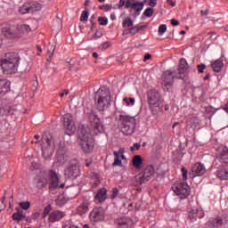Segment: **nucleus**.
<instances>
[{
  "mask_svg": "<svg viewBox=\"0 0 228 228\" xmlns=\"http://www.w3.org/2000/svg\"><path fill=\"white\" fill-rule=\"evenodd\" d=\"M221 163H228V150L227 148L223 149L220 154Z\"/></svg>",
  "mask_w": 228,
  "mask_h": 228,
  "instance_id": "nucleus-32",
  "label": "nucleus"
},
{
  "mask_svg": "<svg viewBox=\"0 0 228 228\" xmlns=\"http://www.w3.org/2000/svg\"><path fill=\"white\" fill-rule=\"evenodd\" d=\"M172 190L179 199H188V197H190V193H191L190 185L184 182L175 183L172 186Z\"/></svg>",
  "mask_w": 228,
  "mask_h": 228,
  "instance_id": "nucleus-9",
  "label": "nucleus"
},
{
  "mask_svg": "<svg viewBox=\"0 0 228 228\" xmlns=\"http://www.w3.org/2000/svg\"><path fill=\"white\" fill-rule=\"evenodd\" d=\"M69 161V154H67V146L64 142L59 143V149L57 151V163L58 165H65Z\"/></svg>",
  "mask_w": 228,
  "mask_h": 228,
  "instance_id": "nucleus-13",
  "label": "nucleus"
},
{
  "mask_svg": "<svg viewBox=\"0 0 228 228\" xmlns=\"http://www.w3.org/2000/svg\"><path fill=\"white\" fill-rule=\"evenodd\" d=\"M211 66L214 72H220V70H222V68L224 67V60L222 58L217 59L211 64Z\"/></svg>",
  "mask_w": 228,
  "mask_h": 228,
  "instance_id": "nucleus-25",
  "label": "nucleus"
},
{
  "mask_svg": "<svg viewBox=\"0 0 228 228\" xmlns=\"http://www.w3.org/2000/svg\"><path fill=\"white\" fill-rule=\"evenodd\" d=\"M143 15L145 17H152V15H154V9L152 7H148L144 12H143Z\"/></svg>",
  "mask_w": 228,
  "mask_h": 228,
  "instance_id": "nucleus-37",
  "label": "nucleus"
},
{
  "mask_svg": "<svg viewBox=\"0 0 228 228\" xmlns=\"http://www.w3.org/2000/svg\"><path fill=\"white\" fill-rule=\"evenodd\" d=\"M168 4H170V6H175V2L174 0H167Z\"/></svg>",
  "mask_w": 228,
  "mask_h": 228,
  "instance_id": "nucleus-58",
  "label": "nucleus"
},
{
  "mask_svg": "<svg viewBox=\"0 0 228 228\" xmlns=\"http://www.w3.org/2000/svg\"><path fill=\"white\" fill-rule=\"evenodd\" d=\"M181 172H182L183 181H187L188 180V170L186 169V167H182Z\"/></svg>",
  "mask_w": 228,
  "mask_h": 228,
  "instance_id": "nucleus-43",
  "label": "nucleus"
},
{
  "mask_svg": "<svg viewBox=\"0 0 228 228\" xmlns=\"http://www.w3.org/2000/svg\"><path fill=\"white\" fill-rule=\"evenodd\" d=\"M151 58H152L151 53H146L143 58V61H147L148 60H151Z\"/></svg>",
  "mask_w": 228,
  "mask_h": 228,
  "instance_id": "nucleus-55",
  "label": "nucleus"
},
{
  "mask_svg": "<svg viewBox=\"0 0 228 228\" xmlns=\"http://www.w3.org/2000/svg\"><path fill=\"white\" fill-rule=\"evenodd\" d=\"M135 28H136V29H138V31H140L141 29H145V28H147V27H146V25H142V26H137Z\"/></svg>",
  "mask_w": 228,
  "mask_h": 228,
  "instance_id": "nucleus-60",
  "label": "nucleus"
},
{
  "mask_svg": "<svg viewBox=\"0 0 228 228\" xmlns=\"http://www.w3.org/2000/svg\"><path fill=\"white\" fill-rule=\"evenodd\" d=\"M63 120L64 129H66V133L69 134V136H71V134H74L76 133V126L74 125V118L72 117V114H65L63 117Z\"/></svg>",
  "mask_w": 228,
  "mask_h": 228,
  "instance_id": "nucleus-12",
  "label": "nucleus"
},
{
  "mask_svg": "<svg viewBox=\"0 0 228 228\" xmlns=\"http://www.w3.org/2000/svg\"><path fill=\"white\" fill-rule=\"evenodd\" d=\"M216 176L219 177V179H228V166H222L220 167L216 171Z\"/></svg>",
  "mask_w": 228,
  "mask_h": 228,
  "instance_id": "nucleus-23",
  "label": "nucleus"
},
{
  "mask_svg": "<svg viewBox=\"0 0 228 228\" xmlns=\"http://www.w3.org/2000/svg\"><path fill=\"white\" fill-rule=\"evenodd\" d=\"M19 54L15 53H8L1 61V67L4 74H15L19 67Z\"/></svg>",
  "mask_w": 228,
  "mask_h": 228,
  "instance_id": "nucleus-3",
  "label": "nucleus"
},
{
  "mask_svg": "<svg viewBox=\"0 0 228 228\" xmlns=\"http://www.w3.org/2000/svg\"><path fill=\"white\" fill-rule=\"evenodd\" d=\"M92 165V160H90V159H86V167H90Z\"/></svg>",
  "mask_w": 228,
  "mask_h": 228,
  "instance_id": "nucleus-61",
  "label": "nucleus"
},
{
  "mask_svg": "<svg viewBox=\"0 0 228 228\" xmlns=\"http://www.w3.org/2000/svg\"><path fill=\"white\" fill-rule=\"evenodd\" d=\"M99 8L100 10H103V12H110V10H111V6L110 4L100 5Z\"/></svg>",
  "mask_w": 228,
  "mask_h": 228,
  "instance_id": "nucleus-45",
  "label": "nucleus"
},
{
  "mask_svg": "<svg viewBox=\"0 0 228 228\" xmlns=\"http://www.w3.org/2000/svg\"><path fill=\"white\" fill-rule=\"evenodd\" d=\"M188 62L185 59H181L178 65L177 72L175 74V79H184L188 76Z\"/></svg>",
  "mask_w": 228,
  "mask_h": 228,
  "instance_id": "nucleus-15",
  "label": "nucleus"
},
{
  "mask_svg": "<svg viewBox=\"0 0 228 228\" xmlns=\"http://www.w3.org/2000/svg\"><path fill=\"white\" fill-rule=\"evenodd\" d=\"M224 111H226V113H228V102H227V103L224 105Z\"/></svg>",
  "mask_w": 228,
  "mask_h": 228,
  "instance_id": "nucleus-64",
  "label": "nucleus"
},
{
  "mask_svg": "<svg viewBox=\"0 0 228 228\" xmlns=\"http://www.w3.org/2000/svg\"><path fill=\"white\" fill-rule=\"evenodd\" d=\"M156 173L153 166H147L143 171L135 176V184L142 186V184L148 183L152 179V175Z\"/></svg>",
  "mask_w": 228,
  "mask_h": 228,
  "instance_id": "nucleus-8",
  "label": "nucleus"
},
{
  "mask_svg": "<svg viewBox=\"0 0 228 228\" xmlns=\"http://www.w3.org/2000/svg\"><path fill=\"white\" fill-rule=\"evenodd\" d=\"M109 47H111V43L105 42L102 45V50L106 51V49H109Z\"/></svg>",
  "mask_w": 228,
  "mask_h": 228,
  "instance_id": "nucleus-48",
  "label": "nucleus"
},
{
  "mask_svg": "<svg viewBox=\"0 0 228 228\" xmlns=\"http://www.w3.org/2000/svg\"><path fill=\"white\" fill-rule=\"evenodd\" d=\"M129 33L130 35H136V33H138V28H136V27H133L129 28Z\"/></svg>",
  "mask_w": 228,
  "mask_h": 228,
  "instance_id": "nucleus-50",
  "label": "nucleus"
},
{
  "mask_svg": "<svg viewBox=\"0 0 228 228\" xmlns=\"http://www.w3.org/2000/svg\"><path fill=\"white\" fill-rule=\"evenodd\" d=\"M94 101H97L96 108L98 111H106L111 106V93H110V88L106 86L100 87L95 93Z\"/></svg>",
  "mask_w": 228,
  "mask_h": 228,
  "instance_id": "nucleus-2",
  "label": "nucleus"
},
{
  "mask_svg": "<svg viewBox=\"0 0 228 228\" xmlns=\"http://www.w3.org/2000/svg\"><path fill=\"white\" fill-rule=\"evenodd\" d=\"M200 13H201L202 16L208 15L209 14V10L201 11Z\"/></svg>",
  "mask_w": 228,
  "mask_h": 228,
  "instance_id": "nucleus-59",
  "label": "nucleus"
},
{
  "mask_svg": "<svg viewBox=\"0 0 228 228\" xmlns=\"http://www.w3.org/2000/svg\"><path fill=\"white\" fill-rule=\"evenodd\" d=\"M102 37V31L101 30H96L95 33L93 35V38L97 39L101 38Z\"/></svg>",
  "mask_w": 228,
  "mask_h": 228,
  "instance_id": "nucleus-46",
  "label": "nucleus"
},
{
  "mask_svg": "<svg viewBox=\"0 0 228 228\" xmlns=\"http://www.w3.org/2000/svg\"><path fill=\"white\" fill-rule=\"evenodd\" d=\"M172 26H179V21L175 19L171 20Z\"/></svg>",
  "mask_w": 228,
  "mask_h": 228,
  "instance_id": "nucleus-54",
  "label": "nucleus"
},
{
  "mask_svg": "<svg viewBox=\"0 0 228 228\" xmlns=\"http://www.w3.org/2000/svg\"><path fill=\"white\" fill-rule=\"evenodd\" d=\"M20 207L21 208V209L28 211V209H29V208H31V203L29 201L20 202Z\"/></svg>",
  "mask_w": 228,
  "mask_h": 228,
  "instance_id": "nucleus-39",
  "label": "nucleus"
},
{
  "mask_svg": "<svg viewBox=\"0 0 228 228\" xmlns=\"http://www.w3.org/2000/svg\"><path fill=\"white\" fill-rule=\"evenodd\" d=\"M110 19L111 20H117V16L115 15V13L110 14Z\"/></svg>",
  "mask_w": 228,
  "mask_h": 228,
  "instance_id": "nucleus-63",
  "label": "nucleus"
},
{
  "mask_svg": "<svg viewBox=\"0 0 228 228\" xmlns=\"http://www.w3.org/2000/svg\"><path fill=\"white\" fill-rule=\"evenodd\" d=\"M33 9L29 6V4H25L21 7H20L19 12L21 15H25V13H29Z\"/></svg>",
  "mask_w": 228,
  "mask_h": 228,
  "instance_id": "nucleus-33",
  "label": "nucleus"
},
{
  "mask_svg": "<svg viewBox=\"0 0 228 228\" xmlns=\"http://www.w3.org/2000/svg\"><path fill=\"white\" fill-rule=\"evenodd\" d=\"M114 156H115V159H114L113 165L120 167L122 165V160H120V159L118 158V151H114Z\"/></svg>",
  "mask_w": 228,
  "mask_h": 228,
  "instance_id": "nucleus-36",
  "label": "nucleus"
},
{
  "mask_svg": "<svg viewBox=\"0 0 228 228\" xmlns=\"http://www.w3.org/2000/svg\"><path fill=\"white\" fill-rule=\"evenodd\" d=\"M10 82L8 79H0V95H4V94H8L10 92Z\"/></svg>",
  "mask_w": 228,
  "mask_h": 228,
  "instance_id": "nucleus-21",
  "label": "nucleus"
},
{
  "mask_svg": "<svg viewBox=\"0 0 228 228\" xmlns=\"http://www.w3.org/2000/svg\"><path fill=\"white\" fill-rule=\"evenodd\" d=\"M31 31L29 25L22 24L18 25L15 29L10 28L6 35L9 38H20L22 35H28Z\"/></svg>",
  "mask_w": 228,
  "mask_h": 228,
  "instance_id": "nucleus-10",
  "label": "nucleus"
},
{
  "mask_svg": "<svg viewBox=\"0 0 228 228\" xmlns=\"http://www.w3.org/2000/svg\"><path fill=\"white\" fill-rule=\"evenodd\" d=\"M65 95H69L68 89H65L62 93L60 94V97H65Z\"/></svg>",
  "mask_w": 228,
  "mask_h": 228,
  "instance_id": "nucleus-56",
  "label": "nucleus"
},
{
  "mask_svg": "<svg viewBox=\"0 0 228 228\" xmlns=\"http://www.w3.org/2000/svg\"><path fill=\"white\" fill-rule=\"evenodd\" d=\"M105 215L104 208H95L91 211L89 218L91 222H103Z\"/></svg>",
  "mask_w": 228,
  "mask_h": 228,
  "instance_id": "nucleus-16",
  "label": "nucleus"
},
{
  "mask_svg": "<svg viewBox=\"0 0 228 228\" xmlns=\"http://www.w3.org/2000/svg\"><path fill=\"white\" fill-rule=\"evenodd\" d=\"M42 146L43 156L45 159L53 157V152H54V141H53V135H43L42 137Z\"/></svg>",
  "mask_w": 228,
  "mask_h": 228,
  "instance_id": "nucleus-7",
  "label": "nucleus"
},
{
  "mask_svg": "<svg viewBox=\"0 0 228 228\" xmlns=\"http://www.w3.org/2000/svg\"><path fill=\"white\" fill-rule=\"evenodd\" d=\"M142 165H143V160L142 159V156L140 155L134 156L133 159V166L135 168L140 169L142 168Z\"/></svg>",
  "mask_w": 228,
  "mask_h": 228,
  "instance_id": "nucleus-28",
  "label": "nucleus"
},
{
  "mask_svg": "<svg viewBox=\"0 0 228 228\" xmlns=\"http://www.w3.org/2000/svg\"><path fill=\"white\" fill-rule=\"evenodd\" d=\"M204 216V212L201 209L192 208L189 211L190 220H197L198 218H202Z\"/></svg>",
  "mask_w": 228,
  "mask_h": 228,
  "instance_id": "nucleus-22",
  "label": "nucleus"
},
{
  "mask_svg": "<svg viewBox=\"0 0 228 228\" xmlns=\"http://www.w3.org/2000/svg\"><path fill=\"white\" fill-rule=\"evenodd\" d=\"M147 102L152 115H158L157 108H161L164 100L161 98V94H159V93L151 90L147 93Z\"/></svg>",
  "mask_w": 228,
  "mask_h": 228,
  "instance_id": "nucleus-5",
  "label": "nucleus"
},
{
  "mask_svg": "<svg viewBox=\"0 0 228 228\" xmlns=\"http://www.w3.org/2000/svg\"><path fill=\"white\" fill-rule=\"evenodd\" d=\"M204 174H206V167L200 162H198L191 167V172L189 173V176L191 179H194V177L202 176Z\"/></svg>",
  "mask_w": 228,
  "mask_h": 228,
  "instance_id": "nucleus-18",
  "label": "nucleus"
},
{
  "mask_svg": "<svg viewBox=\"0 0 228 228\" xmlns=\"http://www.w3.org/2000/svg\"><path fill=\"white\" fill-rule=\"evenodd\" d=\"M118 189L114 188V189L112 190V195H111V197H112V199H116V197H118Z\"/></svg>",
  "mask_w": 228,
  "mask_h": 228,
  "instance_id": "nucleus-52",
  "label": "nucleus"
},
{
  "mask_svg": "<svg viewBox=\"0 0 228 228\" xmlns=\"http://www.w3.org/2000/svg\"><path fill=\"white\" fill-rule=\"evenodd\" d=\"M77 213L80 216H83V215H86V213H88V203L83 202L80 206H78L77 208Z\"/></svg>",
  "mask_w": 228,
  "mask_h": 228,
  "instance_id": "nucleus-27",
  "label": "nucleus"
},
{
  "mask_svg": "<svg viewBox=\"0 0 228 228\" xmlns=\"http://www.w3.org/2000/svg\"><path fill=\"white\" fill-rule=\"evenodd\" d=\"M80 174L81 169L79 168V163L77 161L72 162L64 171V175L68 179H76L79 177Z\"/></svg>",
  "mask_w": 228,
  "mask_h": 228,
  "instance_id": "nucleus-11",
  "label": "nucleus"
},
{
  "mask_svg": "<svg viewBox=\"0 0 228 228\" xmlns=\"http://www.w3.org/2000/svg\"><path fill=\"white\" fill-rule=\"evenodd\" d=\"M98 22L100 26H108V18L100 16L98 18Z\"/></svg>",
  "mask_w": 228,
  "mask_h": 228,
  "instance_id": "nucleus-40",
  "label": "nucleus"
},
{
  "mask_svg": "<svg viewBox=\"0 0 228 228\" xmlns=\"http://www.w3.org/2000/svg\"><path fill=\"white\" fill-rule=\"evenodd\" d=\"M36 181H37V188H39L40 190L47 186V178L45 177H41V178L37 177Z\"/></svg>",
  "mask_w": 228,
  "mask_h": 228,
  "instance_id": "nucleus-30",
  "label": "nucleus"
},
{
  "mask_svg": "<svg viewBox=\"0 0 228 228\" xmlns=\"http://www.w3.org/2000/svg\"><path fill=\"white\" fill-rule=\"evenodd\" d=\"M209 225L212 228L222 227V225H224V221L222 220V217H216V219L210 221Z\"/></svg>",
  "mask_w": 228,
  "mask_h": 228,
  "instance_id": "nucleus-31",
  "label": "nucleus"
},
{
  "mask_svg": "<svg viewBox=\"0 0 228 228\" xmlns=\"http://www.w3.org/2000/svg\"><path fill=\"white\" fill-rule=\"evenodd\" d=\"M134 24V21L131 18L127 17L125 20H123L122 26L123 28H131Z\"/></svg>",
  "mask_w": 228,
  "mask_h": 228,
  "instance_id": "nucleus-35",
  "label": "nucleus"
},
{
  "mask_svg": "<svg viewBox=\"0 0 228 228\" xmlns=\"http://www.w3.org/2000/svg\"><path fill=\"white\" fill-rule=\"evenodd\" d=\"M123 102H125L126 106H134V98L125 97Z\"/></svg>",
  "mask_w": 228,
  "mask_h": 228,
  "instance_id": "nucleus-38",
  "label": "nucleus"
},
{
  "mask_svg": "<svg viewBox=\"0 0 228 228\" xmlns=\"http://www.w3.org/2000/svg\"><path fill=\"white\" fill-rule=\"evenodd\" d=\"M158 4V0H150V6H156Z\"/></svg>",
  "mask_w": 228,
  "mask_h": 228,
  "instance_id": "nucleus-57",
  "label": "nucleus"
},
{
  "mask_svg": "<svg viewBox=\"0 0 228 228\" xmlns=\"http://www.w3.org/2000/svg\"><path fill=\"white\" fill-rule=\"evenodd\" d=\"M6 200V196H4L2 199V202L0 204V211H3L4 208H6V204H4V200Z\"/></svg>",
  "mask_w": 228,
  "mask_h": 228,
  "instance_id": "nucleus-49",
  "label": "nucleus"
},
{
  "mask_svg": "<svg viewBox=\"0 0 228 228\" xmlns=\"http://www.w3.org/2000/svg\"><path fill=\"white\" fill-rule=\"evenodd\" d=\"M140 147H142V145L140 143L134 142V147L131 148V151H134V149H135V151H140Z\"/></svg>",
  "mask_w": 228,
  "mask_h": 228,
  "instance_id": "nucleus-51",
  "label": "nucleus"
},
{
  "mask_svg": "<svg viewBox=\"0 0 228 228\" xmlns=\"http://www.w3.org/2000/svg\"><path fill=\"white\" fill-rule=\"evenodd\" d=\"M88 120L92 127H94V129H95L99 133H102V131H104V128L102 127V123H101V118H99V117H97L95 113L94 112L89 113Z\"/></svg>",
  "mask_w": 228,
  "mask_h": 228,
  "instance_id": "nucleus-17",
  "label": "nucleus"
},
{
  "mask_svg": "<svg viewBox=\"0 0 228 228\" xmlns=\"http://www.w3.org/2000/svg\"><path fill=\"white\" fill-rule=\"evenodd\" d=\"M50 189L53 190H53H56V188H58L60 184V177H58V174H56V171H50Z\"/></svg>",
  "mask_w": 228,
  "mask_h": 228,
  "instance_id": "nucleus-19",
  "label": "nucleus"
},
{
  "mask_svg": "<svg viewBox=\"0 0 228 228\" xmlns=\"http://www.w3.org/2000/svg\"><path fill=\"white\" fill-rule=\"evenodd\" d=\"M115 224L118 228H129V219H127V217L118 218Z\"/></svg>",
  "mask_w": 228,
  "mask_h": 228,
  "instance_id": "nucleus-24",
  "label": "nucleus"
},
{
  "mask_svg": "<svg viewBox=\"0 0 228 228\" xmlns=\"http://www.w3.org/2000/svg\"><path fill=\"white\" fill-rule=\"evenodd\" d=\"M65 216V213L57 210L54 212H52L49 216V222H51V224H54V222H60V220H61V218H63Z\"/></svg>",
  "mask_w": 228,
  "mask_h": 228,
  "instance_id": "nucleus-20",
  "label": "nucleus"
},
{
  "mask_svg": "<svg viewBox=\"0 0 228 228\" xmlns=\"http://www.w3.org/2000/svg\"><path fill=\"white\" fill-rule=\"evenodd\" d=\"M77 133L82 151L86 153L92 152L94 151V138L90 127L87 125H80Z\"/></svg>",
  "mask_w": 228,
  "mask_h": 228,
  "instance_id": "nucleus-1",
  "label": "nucleus"
},
{
  "mask_svg": "<svg viewBox=\"0 0 228 228\" xmlns=\"http://www.w3.org/2000/svg\"><path fill=\"white\" fill-rule=\"evenodd\" d=\"M174 79H175V75H174V72L171 70H167L163 73L161 77V85L164 86V88H172V86L174 85Z\"/></svg>",
  "mask_w": 228,
  "mask_h": 228,
  "instance_id": "nucleus-14",
  "label": "nucleus"
},
{
  "mask_svg": "<svg viewBox=\"0 0 228 228\" xmlns=\"http://www.w3.org/2000/svg\"><path fill=\"white\" fill-rule=\"evenodd\" d=\"M40 217V213L36 212L32 215V219L35 220V222H37V220H38V218Z\"/></svg>",
  "mask_w": 228,
  "mask_h": 228,
  "instance_id": "nucleus-53",
  "label": "nucleus"
},
{
  "mask_svg": "<svg viewBox=\"0 0 228 228\" xmlns=\"http://www.w3.org/2000/svg\"><path fill=\"white\" fill-rule=\"evenodd\" d=\"M121 133L126 136H129L134 133L136 127V118L129 115H119Z\"/></svg>",
  "mask_w": 228,
  "mask_h": 228,
  "instance_id": "nucleus-4",
  "label": "nucleus"
},
{
  "mask_svg": "<svg viewBox=\"0 0 228 228\" xmlns=\"http://www.w3.org/2000/svg\"><path fill=\"white\" fill-rule=\"evenodd\" d=\"M24 218H26V216H24L23 214H20V213L12 214V220H14L15 222H18V224L22 222Z\"/></svg>",
  "mask_w": 228,
  "mask_h": 228,
  "instance_id": "nucleus-34",
  "label": "nucleus"
},
{
  "mask_svg": "<svg viewBox=\"0 0 228 228\" xmlns=\"http://www.w3.org/2000/svg\"><path fill=\"white\" fill-rule=\"evenodd\" d=\"M81 22H86L88 20V11H83L80 16Z\"/></svg>",
  "mask_w": 228,
  "mask_h": 228,
  "instance_id": "nucleus-41",
  "label": "nucleus"
},
{
  "mask_svg": "<svg viewBox=\"0 0 228 228\" xmlns=\"http://www.w3.org/2000/svg\"><path fill=\"white\" fill-rule=\"evenodd\" d=\"M197 67H198V71L200 72V74H202V72H204V70H206V64H199Z\"/></svg>",
  "mask_w": 228,
  "mask_h": 228,
  "instance_id": "nucleus-47",
  "label": "nucleus"
},
{
  "mask_svg": "<svg viewBox=\"0 0 228 228\" xmlns=\"http://www.w3.org/2000/svg\"><path fill=\"white\" fill-rule=\"evenodd\" d=\"M37 49L38 51L37 55L40 56V53H42V47H40V45H37Z\"/></svg>",
  "mask_w": 228,
  "mask_h": 228,
  "instance_id": "nucleus-62",
  "label": "nucleus"
},
{
  "mask_svg": "<svg viewBox=\"0 0 228 228\" xmlns=\"http://www.w3.org/2000/svg\"><path fill=\"white\" fill-rule=\"evenodd\" d=\"M147 0H119L118 8H125L130 12H135V15H140L145 6Z\"/></svg>",
  "mask_w": 228,
  "mask_h": 228,
  "instance_id": "nucleus-6",
  "label": "nucleus"
},
{
  "mask_svg": "<svg viewBox=\"0 0 228 228\" xmlns=\"http://www.w3.org/2000/svg\"><path fill=\"white\" fill-rule=\"evenodd\" d=\"M51 209H53V208L51 207V205H48L45 208L44 211H43V216H47V215H49L51 213Z\"/></svg>",
  "mask_w": 228,
  "mask_h": 228,
  "instance_id": "nucleus-44",
  "label": "nucleus"
},
{
  "mask_svg": "<svg viewBox=\"0 0 228 228\" xmlns=\"http://www.w3.org/2000/svg\"><path fill=\"white\" fill-rule=\"evenodd\" d=\"M107 193L108 191L106 189H101L95 196L96 200H98V202H104V200H106Z\"/></svg>",
  "mask_w": 228,
  "mask_h": 228,
  "instance_id": "nucleus-26",
  "label": "nucleus"
},
{
  "mask_svg": "<svg viewBox=\"0 0 228 228\" xmlns=\"http://www.w3.org/2000/svg\"><path fill=\"white\" fill-rule=\"evenodd\" d=\"M167 31V25L162 24L159 27V36L161 37Z\"/></svg>",
  "mask_w": 228,
  "mask_h": 228,
  "instance_id": "nucleus-42",
  "label": "nucleus"
},
{
  "mask_svg": "<svg viewBox=\"0 0 228 228\" xmlns=\"http://www.w3.org/2000/svg\"><path fill=\"white\" fill-rule=\"evenodd\" d=\"M54 51H56V45H49L48 51H47V53H46L47 61H51L53 60V56H54Z\"/></svg>",
  "mask_w": 228,
  "mask_h": 228,
  "instance_id": "nucleus-29",
  "label": "nucleus"
}]
</instances>
